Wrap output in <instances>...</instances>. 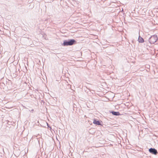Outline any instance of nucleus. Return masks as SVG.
Masks as SVG:
<instances>
[{
    "mask_svg": "<svg viewBox=\"0 0 158 158\" xmlns=\"http://www.w3.org/2000/svg\"><path fill=\"white\" fill-rule=\"evenodd\" d=\"M93 123L94 124H96L98 125H100L101 124L100 122L99 121H97L96 120H94Z\"/></svg>",
    "mask_w": 158,
    "mask_h": 158,
    "instance_id": "nucleus-5",
    "label": "nucleus"
},
{
    "mask_svg": "<svg viewBox=\"0 0 158 158\" xmlns=\"http://www.w3.org/2000/svg\"><path fill=\"white\" fill-rule=\"evenodd\" d=\"M76 41L74 39H69L64 41L63 45L64 46H71L76 43Z\"/></svg>",
    "mask_w": 158,
    "mask_h": 158,
    "instance_id": "nucleus-1",
    "label": "nucleus"
},
{
    "mask_svg": "<svg viewBox=\"0 0 158 158\" xmlns=\"http://www.w3.org/2000/svg\"><path fill=\"white\" fill-rule=\"evenodd\" d=\"M111 113L114 115L115 116H118L120 115V113L119 112H115L112 111Z\"/></svg>",
    "mask_w": 158,
    "mask_h": 158,
    "instance_id": "nucleus-4",
    "label": "nucleus"
},
{
    "mask_svg": "<svg viewBox=\"0 0 158 158\" xmlns=\"http://www.w3.org/2000/svg\"><path fill=\"white\" fill-rule=\"evenodd\" d=\"M138 40L139 43H143L144 42V40L143 38L139 36Z\"/></svg>",
    "mask_w": 158,
    "mask_h": 158,
    "instance_id": "nucleus-6",
    "label": "nucleus"
},
{
    "mask_svg": "<svg viewBox=\"0 0 158 158\" xmlns=\"http://www.w3.org/2000/svg\"><path fill=\"white\" fill-rule=\"evenodd\" d=\"M158 38L156 35H154L151 36L149 41L151 44H153L156 42Z\"/></svg>",
    "mask_w": 158,
    "mask_h": 158,
    "instance_id": "nucleus-2",
    "label": "nucleus"
},
{
    "mask_svg": "<svg viewBox=\"0 0 158 158\" xmlns=\"http://www.w3.org/2000/svg\"><path fill=\"white\" fill-rule=\"evenodd\" d=\"M149 151L150 153L154 155H156L157 153V150L154 148H151L149 149Z\"/></svg>",
    "mask_w": 158,
    "mask_h": 158,
    "instance_id": "nucleus-3",
    "label": "nucleus"
}]
</instances>
